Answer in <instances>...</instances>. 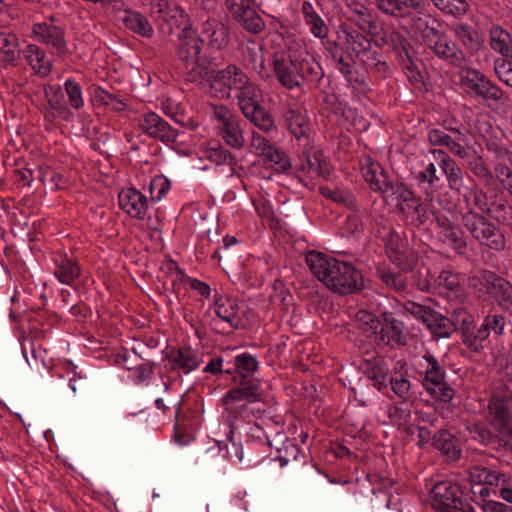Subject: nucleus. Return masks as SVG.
<instances>
[{
    "mask_svg": "<svg viewBox=\"0 0 512 512\" xmlns=\"http://www.w3.org/2000/svg\"><path fill=\"white\" fill-rule=\"evenodd\" d=\"M272 55L273 69L278 82L292 90L300 86V79L317 76L318 63L310 55L303 40L292 34H277Z\"/></svg>",
    "mask_w": 512,
    "mask_h": 512,
    "instance_id": "f257e3e1",
    "label": "nucleus"
},
{
    "mask_svg": "<svg viewBox=\"0 0 512 512\" xmlns=\"http://www.w3.org/2000/svg\"><path fill=\"white\" fill-rule=\"evenodd\" d=\"M306 263L311 273L335 293L352 294L364 287L361 272L351 263L317 251H310L306 255Z\"/></svg>",
    "mask_w": 512,
    "mask_h": 512,
    "instance_id": "f03ea898",
    "label": "nucleus"
},
{
    "mask_svg": "<svg viewBox=\"0 0 512 512\" xmlns=\"http://www.w3.org/2000/svg\"><path fill=\"white\" fill-rule=\"evenodd\" d=\"M225 411L235 418L251 420L265 412L261 406L262 394L258 381L244 376L238 385L229 389L221 399Z\"/></svg>",
    "mask_w": 512,
    "mask_h": 512,
    "instance_id": "7ed1b4c3",
    "label": "nucleus"
},
{
    "mask_svg": "<svg viewBox=\"0 0 512 512\" xmlns=\"http://www.w3.org/2000/svg\"><path fill=\"white\" fill-rule=\"evenodd\" d=\"M438 21L430 13L415 19V29L420 33L425 46L441 60L461 67L466 62L465 53L443 31L435 27Z\"/></svg>",
    "mask_w": 512,
    "mask_h": 512,
    "instance_id": "20e7f679",
    "label": "nucleus"
},
{
    "mask_svg": "<svg viewBox=\"0 0 512 512\" xmlns=\"http://www.w3.org/2000/svg\"><path fill=\"white\" fill-rule=\"evenodd\" d=\"M202 45V40L190 27L184 28L178 36L175 55L179 68L192 82L202 78L206 70V59L201 55Z\"/></svg>",
    "mask_w": 512,
    "mask_h": 512,
    "instance_id": "39448f33",
    "label": "nucleus"
},
{
    "mask_svg": "<svg viewBox=\"0 0 512 512\" xmlns=\"http://www.w3.org/2000/svg\"><path fill=\"white\" fill-rule=\"evenodd\" d=\"M456 322L461 325L463 330V342L472 350H480L484 347L491 332L499 336L503 334L505 327V318L501 314H488L483 323L476 330H471L473 317L466 309L458 308L454 310Z\"/></svg>",
    "mask_w": 512,
    "mask_h": 512,
    "instance_id": "423d86ee",
    "label": "nucleus"
},
{
    "mask_svg": "<svg viewBox=\"0 0 512 512\" xmlns=\"http://www.w3.org/2000/svg\"><path fill=\"white\" fill-rule=\"evenodd\" d=\"M488 412L499 437L512 449V391L507 385H499L493 389Z\"/></svg>",
    "mask_w": 512,
    "mask_h": 512,
    "instance_id": "0eeeda50",
    "label": "nucleus"
},
{
    "mask_svg": "<svg viewBox=\"0 0 512 512\" xmlns=\"http://www.w3.org/2000/svg\"><path fill=\"white\" fill-rule=\"evenodd\" d=\"M238 105L244 114L259 129L270 132L275 129L271 115L262 108V91L259 86L250 81L238 90Z\"/></svg>",
    "mask_w": 512,
    "mask_h": 512,
    "instance_id": "6e6552de",
    "label": "nucleus"
},
{
    "mask_svg": "<svg viewBox=\"0 0 512 512\" xmlns=\"http://www.w3.org/2000/svg\"><path fill=\"white\" fill-rule=\"evenodd\" d=\"M461 221L471 236L481 245L495 251L504 250L506 241L503 233L483 215L469 210L462 215Z\"/></svg>",
    "mask_w": 512,
    "mask_h": 512,
    "instance_id": "1a4fd4ad",
    "label": "nucleus"
},
{
    "mask_svg": "<svg viewBox=\"0 0 512 512\" xmlns=\"http://www.w3.org/2000/svg\"><path fill=\"white\" fill-rule=\"evenodd\" d=\"M211 119L221 139L231 148L240 150L245 146L244 130L240 118L224 105H212Z\"/></svg>",
    "mask_w": 512,
    "mask_h": 512,
    "instance_id": "9d476101",
    "label": "nucleus"
},
{
    "mask_svg": "<svg viewBox=\"0 0 512 512\" xmlns=\"http://www.w3.org/2000/svg\"><path fill=\"white\" fill-rule=\"evenodd\" d=\"M422 359L424 361V363L421 364V367L424 368L425 373L423 379V387L425 391L435 400H439L444 403L451 402L455 396V391L445 381V369L430 353H426Z\"/></svg>",
    "mask_w": 512,
    "mask_h": 512,
    "instance_id": "9b49d317",
    "label": "nucleus"
},
{
    "mask_svg": "<svg viewBox=\"0 0 512 512\" xmlns=\"http://www.w3.org/2000/svg\"><path fill=\"white\" fill-rule=\"evenodd\" d=\"M30 37L59 57L69 53L65 29L53 17L33 23Z\"/></svg>",
    "mask_w": 512,
    "mask_h": 512,
    "instance_id": "f8f14e48",
    "label": "nucleus"
},
{
    "mask_svg": "<svg viewBox=\"0 0 512 512\" xmlns=\"http://www.w3.org/2000/svg\"><path fill=\"white\" fill-rule=\"evenodd\" d=\"M248 76L243 70L233 64L221 70H213L209 73L207 81L209 93L214 97L226 99L232 90H239L247 83Z\"/></svg>",
    "mask_w": 512,
    "mask_h": 512,
    "instance_id": "ddd939ff",
    "label": "nucleus"
},
{
    "mask_svg": "<svg viewBox=\"0 0 512 512\" xmlns=\"http://www.w3.org/2000/svg\"><path fill=\"white\" fill-rule=\"evenodd\" d=\"M448 214L441 211L433 212L436 238L456 254L463 255L467 250V241Z\"/></svg>",
    "mask_w": 512,
    "mask_h": 512,
    "instance_id": "4468645a",
    "label": "nucleus"
},
{
    "mask_svg": "<svg viewBox=\"0 0 512 512\" xmlns=\"http://www.w3.org/2000/svg\"><path fill=\"white\" fill-rule=\"evenodd\" d=\"M462 496L461 486L447 479L434 484L430 492V503L439 512H457L462 507Z\"/></svg>",
    "mask_w": 512,
    "mask_h": 512,
    "instance_id": "2eb2a0df",
    "label": "nucleus"
},
{
    "mask_svg": "<svg viewBox=\"0 0 512 512\" xmlns=\"http://www.w3.org/2000/svg\"><path fill=\"white\" fill-rule=\"evenodd\" d=\"M376 6L385 14L411 18V25L414 28L415 19L429 13V4L426 0H376Z\"/></svg>",
    "mask_w": 512,
    "mask_h": 512,
    "instance_id": "dca6fc26",
    "label": "nucleus"
},
{
    "mask_svg": "<svg viewBox=\"0 0 512 512\" xmlns=\"http://www.w3.org/2000/svg\"><path fill=\"white\" fill-rule=\"evenodd\" d=\"M254 0H225V6L233 18L248 32L258 34L265 28V22L253 7Z\"/></svg>",
    "mask_w": 512,
    "mask_h": 512,
    "instance_id": "f3484780",
    "label": "nucleus"
},
{
    "mask_svg": "<svg viewBox=\"0 0 512 512\" xmlns=\"http://www.w3.org/2000/svg\"><path fill=\"white\" fill-rule=\"evenodd\" d=\"M137 122L141 131L149 137L164 143H172L177 139V130L153 111L149 110L141 113Z\"/></svg>",
    "mask_w": 512,
    "mask_h": 512,
    "instance_id": "a211bd4d",
    "label": "nucleus"
},
{
    "mask_svg": "<svg viewBox=\"0 0 512 512\" xmlns=\"http://www.w3.org/2000/svg\"><path fill=\"white\" fill-rule=\"evenodd\" d=\"M374 340L382 345H405L406 333L404 324L395 319L391 312L381 314V322L374 335Z\"/></svg>",
    "mask_w": 512,
    "mask_h": 512,
    "instance_id": "6ab92c4d",
    "label": "nucleus"
},
{
    "mask_svg": "<svg viewBox=\"0 0 512 512\" xmlns=\"http://www.w3.org/2000/svg\"><path fill=\"white\" fill-rule=\"evenodd\" d=\"M21 58L35 76L45 78L52 72L53 61L44 48L36 43H27L22 49Z\"/></svg>",
    "mask_w": 512,
    "mask_h": 512,
    "instance_id": "aec40b11",
    "label": "nucleus"
},
{
    "mask_svg": "<svg viewBox=\"0 0 512 512\" xmlns=\"http://www.w3.org/2000/svg\"><path fill=\"white\" fill-rule=\"evenodd\" d=\"M119 206L131 218L144 219L149 209V199L139 190L128 187L118 194Z\"/></svg>",
    "mask_w": 512,
    "mask_h": 512,
    "instance_id": "412c9836",
    "label": "nucleus"
},
{
    "mask_svg": "<svg viewBox=\"0 0 512 512\" xmlns=\"http://www.w3.org/2000/svg\"><path fill=\"white\" fill-rule=\"evenodd\" d=\"M167 360L172 371L177 374H189L202 363V354L190 347L171 349Z\"/></svg>",
    "mask_w": 512,
    "mask_h": 512,
    "instance_id": "4be33fe9",
    "label": "nucleus"
},
{
    "mask_svg": "<svg viewBox=\"0 0 512 512\" xmlns=\"http://www.w3.org/2000/svg\"><path fill=\"white\" fill-rule=\"evenodd\" d=\"M56 279L64 285L72 286L81 275L78 261L65 253H56L52 257Z\"/></svg>",
    "mask_w": 512,
    "mask_h": 512,
    "instance_id": "5701e85b",
    "label": "nucleus"
},
{
    "mask_svg": "<svg viewBox=\"0 0 512 512\" xmlns=\"http://www.w3.org/2000/svg\"><path fill=\"white\" fill-rule=\"evenodd\" d=\"M483 277L488 285L489 293L500 306L512 314V285L493 272H485Z\"/></svg>",
    "mask_w": 512,
    "mask_h": 512,
    "instance_id": "b1692460",
    "label": "nucleus"
},
{
    "mask_svg": "<svg viewBox=\"0 0 512 512\" xmlns=\"http://www.w3.org/2000/svg\"><path fill=\"white\" fill-rule=\"evenodd\" d=\"M388 237L386 252L391 262L403 271L411 269L415 264V256L404 249L403 242L398 233L389 232Z\"/></svg>",
    "mask_w": 512,
    "mask_h": 512,
    "instance_id": "393cba45",
    "label": "nucleus"
},
{
    "mask_svg": "<svg viewBox=\"0 0 512 512\" xmlns=\"http://www.w3.org/2000/svg\"><path fill=\"white\" fill-rule=\"evenodd\" d=\"M22 49L17 34L10 31L0 32V61L4 67H16L21 59Z\"/></svg>",
    "mask_w": 512,
    "mask_h": 512,
    "instance_id": "a878e982",
    "label": "nucleus"
},
{
    "mask_svg": "<svg viewBox=\"0 0 512 512\" xmlns=\"http://www.w3.org/2000/svg\"><path fill=\"white\" fill-rule=\"evenodd\" d=\"M432 155L439 162V166L445 174L448 185L452 190L460 191L463 187V176L461 169L457 166L448 154L442 149H432Z\"/></svg>",
    "mask_w": 512,
    "mask_h": 512,
    "instance_id": "bb28decb",
    "label": "nucleus"
},
{
    "mask_svg": "<svg viewBox=\"0 0 512 512\" xmlns=\"http://www.w3.org/2000/svg\"><path fill=\"white\" fill-rule=\"evenodd\" d=\"M428 141L432 146H440L446 148L447 152L461 159H468L469 153L466 148L444 130L434 128L428 132Z\"/></svg>",
    "mask_w": 512,
    "mask_h": 512,
    "instance_id": "cd10ccee",
    "label": "nucleus"
},
{
    "mask_svg": "<svg viewBox=\"0 0 512 512\" xmlns=\"http://www.w3.org/2000/svg\"><path fill=\"white\" fill-rule=\"evenodd\" d=\"M361 171L370 188L375 192L381 193L388 182L387 174L381 165L370 157H363L361 159Z\"/></svg>",
    "mask_w": 512,
    "mask_h": 512,
    "instance_id": "c85d7f7f",
    "label": "nucleus"
},
{
    "mask_svg": "<svg viewBox=\"0 0 512 512\" xmlns=\"http://www.w3.org/2000/svg\"><path fill=\"white\" fill-rule=\"evenodd\" d=\"M361 171L370 188L375 192L381 193L388 182L387 174L381 165L370 157H363L361 159Z\"/></svg>",
    "mask_w": 512,
    "mask_h": 512,
    "instance_id": "c756f323",
    "label": "nucleus"
},
{
    "mask_svg": "<svg viewBox=\"0 0 512 512\" xmlns=\"http://www.w3.org/2000/svg\"><path fill=\"white\" fill-rule=\"evenodd\" d=\"M361 171L370 188L375 192L381 193L388 182L387 174L381 165L370 157H363L361 159Z\"/></svg>",
    "mask_w": 512,
    "mask_h": 512,
    "instance_id": "7c9ffc66",
    "label": "nucleus"
},
{
    "mask_svg": "<svg viewBox=\"0 0 512 512\" xmlns=\"http://www.w3.org/2000/svg\"><path fill=\"white\" fill-rule=\"evenodd\" d=\"M285 122L290 132L298 139L307 135L310 129V120L305 108L291 106L284 113Z\"/></svg>",
    "mask_w": 512,
    "mask_h": 512,
    "instance_id": "2f4dec72",
    "label": "nucleus"
},
{
    "mask_svg": "<svg viewBox=\"0 0 512 512\" xmlns=\"http://www.w3.org/2000/svg\"><path fill=\"white\" fill-rule=\"evenodd\" d=\"M300 169L311 179L316 177L328 178L331 175L330 164L319 151L305 154Z\"/></svg>",
    "mask_w": 512,
    "mask_h": 512,
    "instance_id": "473e14b6",
    "label": "nucleus"
},
{
    "mask_svg": "<svg viewBox=\"0 0 512 512\" xmlns=\"http://www.w3.org/2000/svg\"><path fill=\"white\" fill-rule=\"evenodd\" d=\"M384 200L400 210L404 203L413 200L414 193L407 185L400 181H389L381 191Z\"/></svg>",
    "mask_w": 512,
    "mask_h": 512,
    "instance_id": "72a5a7b5",
    "label": "nucleus"
},
{
    "mask_svg": "<svg viewBox=\"0 0 512 512\" xmlns=\"http://www.w3.org/2000/svg\"><path fill=\"white\" fill-rule=\"evenodd\" d=\"M489 45L494 52L512 59V36L502 26L492 25L488 31Z\"/></svg>",
    "mask_w": 512,
    "mask_h": 512,
    "instance_id": "f704fd0d",
    "label": "nucleus"
},
{
    "mask_svg": "<svg viewBox=\"0 0 512 512\" xmlns=\"http://www.w3.org/2000/svg\"><path fill=\"white\" fill-rule=\"evenodd\" d=\"M202 33L209 39L212 48L222 49L229 43L227 27L216 19H207L203 22Z\"/></svg>",
    "mask_w": 512,
    "mask_h": 512,
    "instance_id": "c9c22d12",
    "label": "nucleus"
},
{
    "mask_svg": "<svg viewBox=\"0 0 512 512\" xmlns=\"http://www.w3.org/2000/svg\"><path fill=\"white\" fill-rule=\"evenodd\" d=\"M468 475L472 484H484L489 488L500 486L502 483H505L507 478V475L503 472L482 466L470 468Z\"/></svg>",
    "mask_w": 512,
    "mask_h": 512,
    "instance_id": "e433bc0d",
    "label": "nucleus"
},
{
    "mask_svg": "<svg viewBox=\"0 0 512 512\" xmlns=\"http://www.w3.org/2000/svg\"><path fill=\"white\" fill-rule=\"evenodd\" d=\"M301 13L305 24L309 26V30L314 37L325 39L328 36V27L325 21L309 1H304L302 3Z\"/></svg>",
    "mask_w": 512,
    "mask_h": 512,
    "instance_id": "4c0bfd02",
    "label": "nucleus"
},
{
    "mask_svg": "<svg viewBox=\"0 0 512 512\" xmlns=\"http://www.w3.org/2000/svg\"><path fill=\"white\" fill-rule=\"evenodd\" d=\"M239 308L236 301L226 296H220L214 304L215 314L223 321L230 324L231 327L237 328L241 319L239 316Z\"/></svg>",
    "mask_w": 512,
    "mask_h": 512,
    "instance_id": "58836bf2",
    "label": "nucleus"
},
{
    "mask_svg": "<svg viewBox=\"0 0 512 512\" xmlns=\"http://www.w3.org/2000/svg\"><path fill=\"white\" fill-rule=\"evenodd\" d=\"M399 212L408 224L415 227H419L428 220L426 206L415 195L413 196V200L404 203V206Z\"/></svg>",
    "mask_w": 512,
    "mask_h": 512,
    "instance_id": "ea45409f",
    "label": "nucleus"
},
{
    "mask_svg": "<svg viewBox=\"0 0 512 512\" xmlns=\"http://www.w3.org/2000/svg\"><path fill=\"white\" fill-rule=\"evenodd\" d=\"M45 93L49 107L57 116L62 120L70 121L73 118V113L63 99L61 86H49Z\"/></svg>",
    "mask_w": 512,
    "mask_h": 512,
    "instance_id": "a19ab883",
    "label": "nucleus"
},
{
    "mask_svg": "<svg viewBox=\"0 0 512 512\" xmlns=\"http://www.w3.org/2000/svg\"><path fill=\"white\" fill-rule=\"evenodd\" d=\"M434 446L452 460L461 456L458 439L447 430H440L434 436Z\"/></svg>",
    "mask_w": 512,
    "mask_h": 512,
    "instance_id": "79ce46f5",
    "label": "nucleus"
},
{
    "mask_svg": "<svg viewBox=\"0 0 512 512\" xmlns=\"http://www.w3.org/2000/svg\"><path fill=\"white\" fill-rule=\"evenodd\" d=\"M453 317H455L454 313ZM454 321H456V318H454ZM456 325L461 327L459 323H454L450 319L435 311L433 317H431L430 321L427 322L426 327L435 337L448 338L456 329Z\"/></svg>",
    "mask_w": 512,
    "mask_h": 512,
    "instance_id": "37998d69",
    "label": "nucleus"
},
{
    "mask_svg": "<svg viewBox=\"0 0 512 512\" xmlns=\"http://www.w3.org/2000/svg\"><path fill=\"white\" fill-rule=\"evenodd\" d=\"M123 23L128 29L143 37H151L153 35L154 30L151 23L139 12L126 11Z\"/></svg>",
    "mask_w": 512,
    "mask_h": 512,
    "instance_id": "c03bdc74",
    "label": "nucleus"
},
{
    "mask_svg": "<svg viewBox=\"0 0 512 512\" xmlns=\"http://www.w3.org/2000/svg\"><path fill=\"white\" fill-rule=\"evenodd\" d=\"M234 365L237 372V376H234L233 380H242L244 376L251 378V374L256 372L259 368L258 360L248 352H243L235 356Z\"/></svg>",
    "mask_w": 512,
    "mask_h": 512,
    "instance_id": "a18cd8bd",
    "label": "nucleus"
},
{
    "mask_svg": "<svg viewBox=\"0 0 512 512\" xmlns=\"http://www.w3.org/2000/svg\"><path fill=\"white\" fill-rule=\"evenodd\" d=\"M389 385L395 396L403 402L410 401L414 396L412 384L408 377L403 374H391L389 377Z\"/></svg>",
    "mask_w": 512,
    "mask_h": 512,
    "instance_id": "49530a36",
    "label": "nucleus"
},
{
    "mask_svg": "<svg viewBox=\"0 0 512 512\" xmlns=\"http://www.w3.org/2000/svg\"><path fill=\"white\" fill-rule=\"evenodd\" d=\"M64 89L67 96V105L75 110H80L84 106L83 89L79 82L74 78H67L64 82Z\"/></svg>",
    "mask_w": 512,
    "mask_h": 512,
    "instance_id": "de8ad7c7",
    "label": "nucleus"
},
{
    "mask_svg": "<svg viewBox=\"0 0 512 512\" xmlns=\"http://www.w3.org/2000/svg\"><path fill=\"white\" fill-rule=\"evenodd\" d=\"M265 160L278 172H285L290 168V160L288 156L272 145L263 155Z\"/></svg>",
    "mask_w": 512,
    "mask_h": 512,
    "instance_id": "09e8293b",
    "label": "nucleus"
},
{
    "mask_svg": "<svg viewBox=\"0 0 512 512\" xmlns=\"http://www.w3.org/2000/svg\"><path fill=\"white\" fill-rule=\"evenodd\" d=\"M377 275L386 286L396 291L404 290L406 287L407 279L403 272H392L380 268L377 270Z\"/></svg>",
    "mask_w": 512,
    "mask_h": 512,
    "instance_id": "8fccbe9b",
    "label": "nucleus"
},
{
    "mask_svg": "<svg viewBox=\"0 0 512 512\" xmlns=\"http://www.w3.org/2000/svg\"><path fill=\"white\" fill-rule=\"evenodd\" d=\"M454 35L467 49H476L479 45L477 33L467 24H460L454 27Z\"/></svg>",
    "mask_w": 512,
    "mask_h": 512,
    "instance_id": "3c124183",
    "label": "nucleus"
},
{
    "mask_svg": "<svg viewBox=\"0 0 512 512\" xmlns=\"http://www.w3.org/2000/svg\"><path fill=\"white\" fill-rule=\"evenodd\" d=\"M434 6L445 14L461 16L467 12L465 0H431Z\"/></svg>",
    "mask_w": 512,
    "mask_h": 512,
    "instance_id": "603ef678",
    "label": "nucleus"
},
{
    "mask_svg": "<svg viewBox=\"0 0 512 512\" xmlns=\"http://www.w3.org/2000/svg\"><path fill=\"white\" fill-rule=\"evenodd\" d=\"M486 76L476 69H468L461 76V84L466 91L472 92L477 95Z\"/></svg>",
    "mask_w": 512,
    "mask_h": 512,
    "instance_id": "864d4df0",
    "label": "nucleus"
},
{
    "mask_svg": "<svg viewBox=\"0 0 512 512\" xmlns=\"http://www.w3.org/2000/svg\"><path fill=\"white\" fill-rule=\"evenodd\" d=\"M355 320L359 323L360 328L369 336H373L381 322V318H376L371 312L360 309L355 314Z\"/></svg>",
    "mask_w": 512,
    "mask_h": 512,
    "instance_id": "5fc2aeb1",
    "label": "nucleus"
},
{
    "mask_svg": "<svg viewBox=\"0 0 512 512\" xmlns=\"http://www.w3.org/2000/svg\"><path fill=\"white\" fill-rule=\"evenodd\" d=\"M170 190V182L163 175L155 176L149 185V191L151 195V199L154 201H160L163 197H165Z\"/></svg>",
    "mask_w": 512,
    "mask_h": 512,
    "instance_id": "6e6d98bb",
    "label": "nucleus"
},
{
    "mask_svg": "<svg viewBox=\"0 0 512 512\" xmlns=\"http://www.w3.org/2000/svg\"><path fill=\"white\" fill-rule=\"evenodd\" d=\"M219 451L222 453V456L229 460L232 463H241L243 460V450L242 447L229 439L225 443L219 444Z\"/></svg>",
    "mask_w": 512,
    "mask_h": 512,
    "instance_id": "4d7b16f0",
    "label": "nucleus"
},
{
    "mask_svg": "<svg viewBox=\"0 0 512 512\" xmlns=\"http://www.w3.org/2000/svg\"><path fill=\"white\" fill-rule=\"evenodd\" d=\"M209 159L216 165H228L233 171V167L236 165L235 156L226 148L219 146L209 151Z\"/></svg>",
    "mask_w": 512,
    "mask_h": 512,
    "instance_id": "13d9d810",
    "label": "nucleus"
},
{
    "mask_svg": "<svg viewBox=\"0 0 512 512\" xmlns=\"http://www.w3.org/2000/svg\"><path fill=\"white\" fill-rule=\"evenodd\" d=\"M476 96L486 101L499 102L503 98V91L486 77Z\"/></svg>",
    "mask_w": 512,
    "mask_h": 512,
    "instance_id": "bf43d9fd",
    "label": "nucleus"
},
{
    "mask_svg": "<svg viewBox=\"0 0 512 512\" xmlns=\"http://www.w3.org/2000/svg\"><path fill=\"white\" fill-rule=\"evenodd\" d=\"M320 192L324 197L331 199L334 202L343 203L348 206L354 203L353 197L350 193L336 187L323 186L320 187Z\"/></svg>",
    "mask_w": 512,
    "mask_h": 512,
    "instance_id": "052dcab7",
    "label": "nucleus"
},
{
    "mask_svg": "<svg viewBox=\"0 0 512 512\" xmlns=\"http://www.w3.org/2000/svg\"><path fill=\"white\" fill-rule=\"evenodd\" d=\"M436 284L441 289L454 292L460 286V278L458 274L449 270H444L438 275Z\"/></svg>",
    "mask_w": 512,
    "mask_h": 512,
    "instance_id": "680f3d73",
    "label": "nucleus"
},
{
    "mask_svg": "<svg viewBox=\"0 0 512 512\" xmlns=\"http://www.w3.org/2000/svg\"><path fill=\"white\" fill-rule=\"evenodd\" d=\"M404 309L412 314L416 319L422 321L425 325L428 321H430L431 317H433L434 310L420 305L416 302L408 301L404 305Z\"/></svg>",
    "mask_w": 512,
    "mask_h": 512,
    "instance_id": "e2e57ef3",
    "label": "nucleus"
},
{
    "mask_svg": "<svg viewBox=\"0 0 512 512\" xmlns=\"http://www.w3.org/2000/svg\"><path fill=\"white\" fill-rule=\"evenodd\" d=\"M252 204L257 215L261 218L271 219L273 217V208L269 200L264 197L252 199Z\"/></svg>",
    "mask_w": 512,
    "mask_h": 512,
    "instance_id": "0e129e2a",
    "label": "nucleus"
},
{
    "mask_svg": "<svg viewBox=\"0 0 512 512\" xmlns=\"http://www.w3.org/2000/svg\"><path fill=\"white\" fill-rule=\"evenodd\" d=\"M389 418L398 425H403L410 419V410L400 406H391L388 410Z\"/></svg>",
    "mask_w": 512,
    "mask_h": 512,
    "instance_id": "69168bd1",
    "label": "nucleus"
},
{
    "mask_svg": "<svg viewBox=\"0 0 512 512\" xmlns=\"http://www.w3.org/2000/svg\"><path fill=\"white\" fill-rule=\"evenodd\" d=\"M495 73L498 79L506 84L507 86L512 87V64L506 63L502 61L495 66Z\"/></svg>",
    "mask_w": 512,
    "mask_h": 512,
    "instance_id": "338daca9",
    "label": "nucleus"
},
{
    "mask_svg": "<svg viewBox=\"0 0 512 512\" xmlns=\"http://www.w3.org/2000/svg\"><path fill=\"white\" fill-rule=\"evenodd\" d=\"M250 146L258 155L262 156L272 146V144L261 134L253 132L250 139Z\"/></svg>",
    "mask_w": 512,
    "mask_h": 512,
    "instance_id": "774afa93",
    "label": "nucleus"
}]
</instances>
